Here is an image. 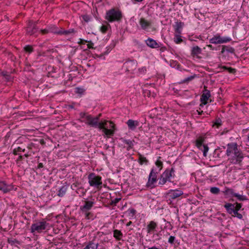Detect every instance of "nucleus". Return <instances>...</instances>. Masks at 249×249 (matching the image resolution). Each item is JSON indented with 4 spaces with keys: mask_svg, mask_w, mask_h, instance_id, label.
<instances>
[{
    "mask_svg": "<svg viewBox=\"0 0 249 249\" xmlns=\"http://www.w3.org/2000/svg\"><path fill=\"white\" fill-rule=\"evenodd\" d=\"M158 227L157 223L154 221H151L146 226L147 232L151 233L154 232Z\"/></svg>",
    "mask_w": 249,
    "mask_h": 249,
    "instance_id": "nucleus-18",
    "label": "nucleus"
},
{
    "mask_svg": "<svg viewBox=\"0 0 249 249\" xmlns=\"http://www.w3.org/2000/svg\"><path fill=\"white\" fill-rule=\"evenodd\" d=\"M67 190V187L65 185L62 186L59 189L57 195L59 197H63L66 194Z\"/></svg>",
    "mask_w": 249,
    "mask_h": 249,
    "instance_id": "nucleus-28",
    "label": "nucleus"
},
{
    "mask_svg": "<svg viewBox=\"0 0 249 249\" xmlns=\"http://www.w3.org/2000/svg\"><path fill=\"white\" fill-rule=\"evenodd\" d=\"M238 148L237 144L235 142H231L227 144V149L226 150V155L228 156H230L231 154H234Z\"/></svg>",
    "mask_w": 249,
    "mask_h": 249,
    "instance_id": "nucleus-13",
    "label": "nucleus"
},
{
    "mask_svg": "<svg viewBox=\"0 0 249 249\" xmlns=\"http://www.w3.org/2000/svg\"><path fill=\"white\" fill-rule=\"evenodd\" d=\"M76 92L78 93H82L83 92V89L81 88H76Z\"/></svg>",
    "mask_w": 249,
    "mask_h": 249,
    "instance_id": "nucleus-56",
    "label": "nucleus"
},
{
    "mask_svg": "<svg viewBox=\"0 0 249 249\" xmlns=\"http://www.w3.org/2000/svg\"><path fill=\"white\" fill-rule=\"evenodd\" d=\"M175 172V170L173 168L171 169H166L165 171L161 175L159 179V184L164 185L166 183L167 181H170V178L172 177Z\"/></svg>",
    "mask_w": 249,
    "mask_h": 249,
    "instance_id": "nucleus-5",
    "label": "nucleus"
},
{
    "mask_svg": "<svg viewBox=\"0 0 249 249\" xmlns=\"http://www.w3.org/2000/svg\"><path fill=\"white\" fill-rule=\"evenodd\" d=\"M221 68L224 70H227L229 73H234L236 72V70L235 69L232 68L231 67H228L225 66H222Z\"/></svg>",
    "mask_w": 249,
    "mask_h": 249,
    "instance_id": "nucleus-36",
    "label": "nucleus"
},
{
    "mask_svg": "<svg viewBox=\"0 0 249 249\" xmlns=\"http://www.w3.org/2000/svg\"><path fill=\"white\" fill-rule=\"evenodd\" d=\"M81 17L82 19L86 22H88L90 20L91 17L88 15H83Z\"/></svg>",
    "mask_w": 249,
    "mask_h": 249,
    "instance_id": "nucleus-45",
    "label": "nucleus"
},
{
    "mask_svg": "<svg viewBox=\"0 0 249 249\" xmlns=\"http://www.w3.org/2000/svg\"><path fill=\"white\" fill-rule=\"evenodd\" d=\"M120 140L123 142L124 143L127 144L128 147L127 148V150L131 149L133 146V141H131L130 140H126L123 138H121Z\"/></svg>",
    "mask_w": 249,
    "mask_h": 249,
    "instance_id": "nucleus-30",
    "label": "nucleus"
},
{
    "mask_svg": "<svg viewBox=\"0 0 249 249\" xmlns=\"http://www.w3.org/2000/svg\"><path fill=\"white\" fill-rule=\"evenodd\" d=\"M222 125V121L220 118H217L213 122V126H216V127L218 128Z\"/></svg>",
    "mask_w": 249,
    "mask_h": 249,
    "instance_id": "nucleus-39",
    "label": "nucleus"
},
{
    "mask_svg": "<svg viewBox=\"0 0 249 249\" xmlns=\"http://www.w3.org/2000/svg\"><path fill=\"white\" fill-rule=\"evenodd\" d=\"M235 204L227 203L224 205V208L227 212L230 214H232L234 210L235 209Z\"/></svg>",
    "mask_w": 249,
    "mask_h": 249,
    "instance_id": "nucleus-24",
    "label": "nucleus"
},
{
    "mask_svg": "<svg viewBox=\"0 0 249 249\" xmlns=\"http://www.w3.org/2000/svg\"><path fill=\"white\" fill-rule=\"evenodd\" d=\"M222 193L227 197H234L235 194L233 189L228 188L227 187H225L224 190L222 191Z\"/></svg>",
    "mask_w": 249,
    "mask_h": 249,
    "instance_id": "nucleus-22",
    "label": "nucleus"
},
{
    "mask_svg": "<svg viewBox=\"0 0 249 249\" xmlns=\"http://www.w3.org/2000/svg\"><path fill=\"white\" fill-rule=\"evenodd\" d=\"M107 30H108V26L103 25L100 27V31L103 33H106Z\"/></svg>",
    "mask_w": 249,
    "mask_h": 249,
    "instance_id": "nucleus-47",
    "label": "nucleus"
},
{
    "mask_svg": "<svg viewBox=\"0 0 249 249\" xmlns=\"http://www.w3.org/2000/svg\"><path fill=\"white\" fill-rule=\"evenodd\" d=\"M174 42L177 44L180 43L181 42H182V39L181 37V36L179 35V34H176L175 36V37L174 38Z\"/></svg>",
    "mask_w": 249,
    "mask_h": 249,
    "instance_id": "nucleus-35",
    "label": "nucleus"
},
{
    "mask_svg": "<svg viewBox=\"0 0 249 249\" xmlns=\"http://www.w3.org/2000/svg\"><path fill=\"white\" fill-rule=\"evenodd\" d=\"M24 50L25 52L31 53L33 52V48L30 45H26L24 47Z\"/></svg>",
    "mask_w": 249,
    "mask_h": 249,
    "instance_id": "nucleus-44",
    "label": "nucleus"
},
{
    "mask_svg": "<svg viewBox=\"0 0 249 249\" xmlns=\"http://www.w3.org/2000/svg\"><path fill=\"white\" fill-rule=\"evenodd\" d=\"M231 40L230 37H222L219 34H216L212 38L210 39L209 42L212 44H223L229 42Z\"/></svg>",
    "mask_w": 249,
    "mask_h": 249,
    "instance_id": "nucleus-9",
    "label": "nucleus"
},
{
    "mask_svg": "<svg viewBox=\"0 0 249 249\" xmlns=\"http://www.w3.org/2000/svg\"><path fill=\"white\" fill-rule=\"evenodd\" d=\"M121 200V197L116 198L113 200H111L110 205L112 206H116L117 203H118Z\"/></svg>",
    "mask_w": 249,
    "mask_h": 249,
    "instance_id": "nucleus-42",
    "label": "nucleus"
},
{
    "mask_svg": "<svg viewBox=\"0 0 249 249\" xmlns=\"http://www.w3.org/2000/svg\"><path fill=\"white\" fill-rule=\"evenodd\" d=\"M8 242L11 245H13L15 243H18V241L15 239H8Z\"/></svg>",
    "mask_w": 249,
    "mask_h": 249,
    "instance_id": "nucleus-49",
    "label": "nucleus"
},
{
    "mask_svg": "<svg viewBox=\"0 0 249 249\" xmlns=\"http://www.w3.org/2000/svg\"><path fill=\"white\" fill-rule=\"evenodd\" d=\"M159 172L157 171L156 169L152 168L150 171V173L148 176V181L146 183V186L147 187H150L151 188L154 187V183L157 182V175Z\"/></svg>",
    "mask_w": 249,
    "mask_h": 249,
    "instance_id": "nucleus-8",
    "label": "nucleus"
},
{
    "mask_svg": "<svg viewBox=\"0 0 249 249\" xmlns=\"http://www.w3.org/2000/svg\"><path fill=\"white\" fill-rule=\"evenodd\" d=\"M233 154V156L229 159L230 163L234 164L241 163L244 158L242 151L238 149Z\"/></svg>",
    "mask_w": 249,
    "mask_h": 249,
    "instance_id": "nucleus-10",
    "label": "nucleus"
},
{
    "mask_svg": "<svg viewBox=\"0 0 249 249\" xmlns=\"http://www.w3.org/2000/svg\"><path fill=\"white\" fill-rule=\"evenodd\" d=\"M122 17V13L120 10L112 8L107 12L105 18L109 22H112L121 21Z\"/></svg>",
    "mask_w": 249,
    "mask_h": 249,
    "instance_id": "nucleus-2",
    "label": "nucleus"
},
{
    "mask_svg": "<svg viewBox=\"0 0 249 249\" xmlns=\"http://www.w3.org/2000/svg\"><path fill=\"white\" fill-rule=\"evenodd\" d=\"M146 45L151 48H158L160 47V45L156 42V40L148 38L146 41Z\"/></svg>",
    "mask_w": 249,
    "mask_h": 249,
    "instance_id": "nucleus-21",
    "label": "nucleus"
},
{
    "mask_svg": "<svg viewBox=\"0 0 249 249\" xmlns=\"http://www.w3.org/2000/svg\"><path fill=\"white\" fill-rule=\"evenodd\" d=\"M113 236L117 240H120L123 236V233L120 231L115 230L113 231Z\"/></svg>",
    "mask_w": 249,
    "mask_h": 249,
    "instance_id": "nucleus-32",
    "label": "nucleus"
},
{
    "mask_svg": "<svg viewBox=\"0 0 249 249\" xmlns=\"http://www.w3.org/2000/svg\"><path fill=\"white\" fill-rule=\"evenodd\" d=\"M38 31V28L36 27V22L30 21L27 26L26 31L27 33L29 35H33L36 33Z\"/></svg>",
    "mask_w": 249,
    "mask_h": 249,
    "instance_id": "nucleus-12",
    "label": "nucleus"
},
{
    "mask_svg": "<svg viewBox=\"0 0 249 249\" xmlns=\"http://www.w3.org/2000/svg\"><path fill=\"white\" fill-rule=\"evenodd\" d=\"M75 33V31L74 30V29H70L67 30L61 29L60 35H64L67 36V35H69L71 34H73Z\"/></svg>",
    "mask_w": 249,
    "mask_h": 249,
    "instance_id": "nucleus-31",
    "label": "nucleus"
},
{
    "mask_svg": "<svg viewBox=\"0 0 249 249\" xmlns=\"http://www.w3.org/2000/svg\"><path fill=\"white\" fill-rule=\"evenodd\" d=\"M48 30L50 32V33H52L60 35V30L55 25H51V26H49Z\"/></svg>",
    "mask_w": 249,
    "mask_h": 249,
    "instance_id": "nucleus-29",
    "label": "nucleus"
},
{
    "mask_svg": "<svg viewBox=\"0 0 249 249\" xmlns=\"http://www.w3.org/2000/svg\"><path fill=\"white\" fill-rule=\"evenodd\" d=\"M138 63L136 60H130L125 62L123 66V69L125 71L133 73L137 67Z\"/></svg>",
    "mask_w": 249,
    "mask_h": 249,
    "instance_id": "nucleus-7",
    "label": "nucleus"
},
{
    "mask_svg": "<svg viewBox=\"0 0 249 249\" xmlns=\"http://www.w3.org/2000/svg\"><path fill=\"white\" fill-rule=\"evenodd\" d=\"M239 201H244L247 200V197L245 196L241 195L235 193L234 196Z\"/></svg>",
    "mask_w": 249,
    "mask_h": 249,
    "instance_id": "nucleus-37",
    "label": "nucleus"
},
{
    "mask_svg": "<svg viewBox=\"0 0 249 249\" xmlns=\"http://www.w3.org/2000/svg\"><path fill=\"white\" fill-rule=\"evenodd\" d=\"M25 149L24 148H22L21 147H18L16 148H15L13 150V154L14 155H18V154L19 152H24L25 151Z\"/></svg>",
    "mask_w": 249,
    "mask_h": 249,
    "instance_id": "nucleus-40",
    "label": "nucleus"
},
{
    "mask_svg": "<svg viewBox=\"0 0 249 249\" xmlns=\"http://www.w3.org/2000/svg\"><path fill=\"white\" fill-rule=\"evenodd\" d=\"M210 191L212 194H214V195H217L220 192V189L218 187H211Z\"/></svg>",
    "mask_w": 249,
    "mask_h": 249,
    "instance_id": "nucleus-38",
    "label": "nucleus"
},
{
    "mask_svg": "<svg viewBox=\"0 0 249 249\" xmlns=\"http://www.w3.org/2000/svg\"><path fill=\"white\" fill-rule=\"evenodd\" d=\"M183 194L182 191L178 189L170 190L165 194V197L167 201L171 203L173 200L178 198Z\"/></svg>",
    "mask_w": 249,
    "mask_h": 249,
    "instance_id": "nucleus-6",
    "label": "nucleus"
},
{
    "mask_svg": "<svg viewBox=\"0 0 249 249\" xmlns=\"http://www.w3.org/2000/svg\"><path fill=\"white\" fill-rule=\"evenodd\" d=\"M146 69L145 67H143L138 69V73L139 75L143 74L146 72Z\"/></svg>",
    "mask_w": 249,
    "mask_h": 249,
    "instance_id": "nucleus-46",
    "label": "nucleus"
},
{
    "mask_svg": "<svg viewBox=\"0 0 249 249\" xmlns=\"http://www.w3.org/2000/svg\"><path fill=\"white\" fill-rule=\"evenodd\" d=\"M195 78V76L194 75H192V76H190L187 78H185L184 79H183L181 82L180 83H188L191 81H192L193 79H194V78Z\"/></svg>",
    "mask_w": 249,
    "mask_h": 249,
    "instance_id": "nucleus-43",
    "label": "nucleus"
},
{
    "mask_svg": "<svg viewBox=\"0 0 249 249\" xmlns=\"http://www.w3.org/2000/svg\"><path fill=\"white\" fill-rule=\"evenodd\" d=\"M101 122H106L105 124V128L107 129H112L113 130L114 133L115 130V125L111 121H108L107 120H105L104 121H102Z\"/></svg>",
    "mask_w": 249,
    "mask_h": 249,
    "instance_id": "nucleus-27",
    "label": "nucleus"
},
{
    "mask_svg": "<svg viewBox=\"0 0 249 249\" xmlns=\"http://www.w3.org/2000/svg\"><path fill=\"white\" fill-rule=\"evenodd\" d=\"M88 42H89V43L87 45L88 48L89 49H92L93 48L92 46L93 45V43L91 41H89Z\"/></svg>",
    "mask_w": 249,
    "mask_h": 249,
    "instance_id": "nucleus-55",
    "label": "nucleus"
},
{
    "mask_svg": "<svg viewBox=\"0 0 249 249\" xmlns=\"http://www.w3.org/2000/svg\"><path fill=\"white\" fill-rule=\"evenodd\" d=\"M2 75L7 81L11 80V76L9 74H7V73L6 72H3Z\"/></svg>",
    "mask_w": 249,
    "mask_h": 249,
    "instance_id": "nucleus-48",
    "label": "nucleus"
},
{
    "mask_svg": "<svg viewBox=\"0 0 249 249\" xmlns=\"http://www.w3.org/2000/svg\"><path fill=\"white\" fill-rule=\"evenodd\" d=\"M89 185L97 189H101L102 187V177L96 175L94 173H90L88 176Z\"/></svg>",
    "mask_w": 249,
    "mask_h": 249,
    "instance_id": "nucleus-4",
    "label": "nucleus"
},
{
    "mask_svg": "<svg viewBox=\"0 0 249 249\" xmlns=\"http://www.w3.org/2000/svg\"><path fill=\"white\" fill-rule=\"evenodd\" d=\"M94 204L93 201H86L83 206H80V209L82 212H87L91 209Z\"/></svg>",
    "mask_w": 249,
    "mask_h": 249,
    "instance_id": "nucleus-16",
    "label": "nucleus"
},
{
    "mask_svg": "<svg viewBox=\"0 0 249 249\" xmlns=\"http://www.w3.org/2000/svg\"><path fill=\"white\" fill-rule=\"evenodd\" d=\"M211 96L210 92L209 90L205 89L200 98V101L201 102V105L200 106H202V105H205L207 103V101L209 100V98Z\"/></svg>",
    "mask_w": 249,
    "mask_h": 249,
    "instance_id": "nucleus-15",
    "label": "nucleus"
},
{
    "mask_svg": "<svg viewBox=\"0 0 249 249\" xmlns=\"http://www.w3.org/2000/svg\"><path fill=\"white\" fill-rule=\"evenodd\" d=\"M95 239H92L88 242V244L83 249H97L99 243L95 242Z\"/></svg>",
    "mask_w": 249,
    "mask_h": 249,
    "instance_id": "nucleus-23",
    "label": "nucleus"
},
{
    "mask_svg": "<svg viewBox=\"0 0 249 249\" xmlns=\"http://www.w3.org/2000/svg\"><path fill=\"white\" fill-rule=\"evenodd\" d=\"M184 24L183 22H179L176 23V28L175 29V32L177 33L180 34L181 33V29L182 28Z\"/></svg>",
    "mask_w": 249,
    "mask_h": 249,
    "instance_id": "nucleus-33",
    "label": "nucleus"
},
{
    "mask_svg": "<svg viewBox=\"0 0 249 249\" xmlns=\"http://www.w3.org/2000/svg\"><path fill=\"white\" fill-rule=\"evenodd\" d=\"M80 117L82 119H83L84 120H86V117L89 116V115L87 114L84 112H81L80 114Z\"/></svg>",
    "mask_w": 249,
    "mask_h": 249,
    "instance_id": "nucleus-51",
    "label": "nucleus"
},
{
    "mask_svg": "<svg viewBox=\"0 0 249 249\" xmlns=\"http://www.w3.org/2000/svg\"><path fill=\"white\" fill-rule=\"evenodd\" d=\"M85 213V215H86V218L87 219H89V215L91 214L89 212H84Z\"/></svg>",
    "mask_w": 249,
    "mask_h": 249,
    "instance_id": "nucleus-59",
    "label": "nucleus"
},
{
    "mask_svg": "<svg viewBox=\"0 0 249 249\" xmlns=\"http://www.w3.org/2000/svg\"><path fill=\"white\" fill-rule=\"evenodd\" d=\"M126 124L128 128L131 130H134L139 125V123L138 121H134L131 119L128 120Z\"/></svg>",
    "mask_w": 249,
    "mask_h": 249,
    "instance_id": "nucleus-20",
    "label": "nucleus"
},
{
    "mask_svg": "<svg viewBox=\"0 0 249 249\" xmlns=\"http://www.w3.org/2000/svg\"><path fill=\"white\" fill-rule=\"evenodd\" d=\"M22 159H23V156H22L20 155V156L18 157V160H22Z\"/></svg>",
    "mask_w": 249,
    "mask_h": 249,
    "instance_id": "nucleus-63",
    "label": "nucleus"
},
{
    "mask_svg": "<svg viewBox=\"0 0 249 249\" xmlns=\"http://www.w3.org/2000/svg\"><path fill=\"white\" fill-rule=\"evenodd\" d=\"M43 167V164L42 163H39L38 165V168H41Z\"/></svg>",
    "mask_w": 249,
    "mask_h": 249,
    "instance_id": "nucleus-62",
    "label": "nucleus"
},
{
    "mask_svg": "<svg viewBox=\"0 0 249 249\" xmlns=\"http://www.w3.org/2000/svg\"><path fill=\"white\" fill-rule=\"evenodd\" d=\"M139 156V159L138 160V162L139 163L140 165H147L149 161L146 159V157H145L144 156L141 154H138Z\"/></svg>",
    "mask_w": 249,
    "mask_h": 249,
    "instance_id": "nucleus-25",
    "label": "nucleus"
},
{
    "mask_svg": "<svg viewBox=\"0 0 249 249\" xmlns=\"http://www.w3.org/2000/svg\"><path fill=\"white\" fill-rule=\"evenodd\" d=\"M234 51L235 50L233 48L228 46L223 45L222 46L221 53L223 54L226 52L228 53H234Z\"/></svg>",
    "mask_w": 249,
    "mask_h": 249,
    "instance_id": "nucleus-26",
    "label": "nucleus"
},
{
    "mask_svg": "<svg viewBox=\"0 0 249 249\" xmlns=\"http://www.w3.org/2000/svg\"><path fill=\"white\" fill-rule=\"evenodd\" d=\"M201 53L202 50L198 46H194L192 48L191 54L193 57L200 59L201 57L199 56V54H201Z\"/></svg>",
    "mask_w": 249,
    "mask_h": 249,
    "instance_id": "nucleus-17",
    "label": "nucleus"
},
{
    "mask_svg": "<svg viewBox=\"0 0 249 249\" xmlns=\"http://www.w3.org/2000/svg\"><path fill=\"white\" fill-rule=\"evenodd\" d=\"M143 0H131L132 2L134 3H140L143 1Z\"/></svg>",
    "mask_w": 249,
    "mask_h": 249,
    "instance_id": "nucleus-57",
    "label": "nucleus"
},
{
    "mask_svg": "<svg viewBox=\"0 0 249 249\" xmlns=\"http://www.w3.org/2000/svg\"><path fill=\"white\" fill-rule=\"evenodd\" d=\"M234 204H235V209L239 211L242 207V204L238 203L237 202Z\"/></svg>",
    "mask_w": 249,
    "mask_h": 249,
    "instance_id": "nucleus-52",
    "label": "nucleus"
},
{
    "mask_svg": "<svg viewBox=\"0 0 249 249\" xmlns=\"http://www.w3.org/2000/svg\"><path fill=\"white\" fill-rule=\"evenodd\" d=\"M14 187L11 184H7L4 181H0V190L3 193H7L13 190Z\"/></svg>",
    "mask_w": 249,
    "mask_h": 249,
    "instance_id": "nucleus-14",
    "label": "nucleus"
},
{
    "mask_svg": "<svg viewBox=\"0 0 249 249\" xmlns=\"http://www.w3.org/2000/svg\"><path fill=\"white\" fill-rule=\"evenodd\" d=\"M89 42L88 41H87L86 40H84L83 39L80 38L79 41L78 42V43L79 44H84L86 42Z\"/></svg>",
    "mask_w": 249,
    "mask_h": 249,
    "instance_id": "nucleus-53",
    "label": "nucleus"
},
{
    "mask_svg": "<svg viewBox=\"0 0 249 249\" xmlns=\"http://www.w3.org/2000/svg\"><path fill=\"white\" fill-rule=\"evenodd\" d=\"M101 116L100 114L96 117H92L91 115H89V116L86 117V120H83L82 122H85L86 124L89 125L91 127L95 128H99L102 130L105 135L107 137L112 136L114 135V131L112 129H107L105 127L106 122H99V118Z\"/></svg>",
    "mask_w": 249,
    "mask_h": 249,
    "instance_id": "nucleus-1",
    "label": "nucleus"
},
{
    "mask_svg": "<svg viewBox=\"0 0 249 249\" xmlns=\"http://www.w3.org/2000/svg\"><path fill=\"white\" fill-rule=\"evenodd\" d=\"M40 31L42 34H46L50 33V32L48 30V27L45 29L41 30Z\"/></svg>",
    "mask_w": 249,
    "mask_h": 249,
    "instance_id": "nucleus-54",
    "label": "nucleus"
},
{
    "mask_svg": "<svg viewBox=\"0 0 249 249\" xmlns=\"http://www.w3.org/2000/svg\"><path fill=\"white\" fill-rule=\"evenodd\" d=\"M160 157H159L158 158V159L157 160V161L155 162V164L157 166V167L159 168L158 170L157 171L160 172L162 168L163 167V163L160 160Z\"/></svg>",
    "mask_w": 249,
    "mask_h": 249,
    "instance_id": "nucleus-34",
    "label": "nucleus"
},
{
    "mask_svg": "<svg viewBox=\"0 0 249 249\" xmlns=\"http://www.w3.org/2000/svg\"><path fill=\"white\" fill-rule=\"evenodd\" d=\"M49 225V224L44 219L40 221H36L31 226V232L34 233H40L47 229Z\"/></svg>",
    "mask_w": 249,
    "mask_h": 249,
    "instance_id": "nucleus-3",
    "label": "nucleus"
},
{
    "mask_svg": "<svg viewBox=\"0 0 249 249\" xmlns=\"http://www.w3.org/2000/svg\"><path fill=\"white\" fill-rule=\"evenodd\" d=\"M196 145L199 150L203 152L204 156L206 157L209 150V147L207 145L203 144V140L201 138L197 139Z\"/></svg>",
    "mask_w": 249,
    "mask_h": 249,
    "instance_id": "nucleus-11",
    "label": "nucleus"
},
{
    "mask_svg": "<svg viewBox=\"0 0 249 249\" xmlns=\"http://www.w3.org/2000/svg\"><path fill=\"white\" fill-rule=\"evenodd\" d=\"M238 210L235 209V210H234V212L232 213V214H231L232 216H236V215L238 213Z\"/></svg>",
    "mask_w": 249,
    "mask_h": 249,
    "instance_id": "nucleus-58",
    "label": "nucleus"
},
{
    "mask_svg": "<svg viewBox=\"0 0 249 249\" xmlns=\"http://www.w3.org/2000/svg\"><path fill=\"white\" fill-rule=\"evenodd\" d=\"M127 213L130 216L133 217L135 216L136 211L133 208H131L127 210Z\"/></svg>",
    "mask_w": 249,
    "mask_h": 249,
    "instance_id": "nucleus-41",
    "label": "nucleus"
},
{
    "mask_svg": "<svg viewBox=\"0 0 249 249\" xmlns=\"http://www.w3.org/2000/svg\"><path fill=\"white\" fill-rule=\"evenodd\" d=\"M139 23L141 28L144 30L148 29L151 25V23L144 18H141L140 19Z\"/></svg>",
    "mask_w": 249,
    "mask_h": 249,
    "instance_id": "nucleus-19",
    "label": "nucleus"
},
{
    "mask_svg": "<svg viewBox=\"0 0 249 249\" xmlns=\"http://www.w3.org/2000/svg\"><path fill=\"white\" fill-rule=\"evenodd\" d=\"M132 223V222L131 221H129V222H128L127 224H126V226H129V225H130Z\"/></svg>",
    "mask_w": 249,
    "mask_h": 249,
    "instance_id": "nucleus-64",
    "label": "nucleus"
},
{
    "mask_svg": "<svg viewBox=\"0 0 249 249\" xmlns=\"http://www.w3.org/2000/svg\"><path fill=\"white\" fill-rule=\"evenodd\" d=\"M175 237L174 236H170L168 239V242L171 244H174V242H175Z\"/></svg>",
    "mask_w": 249,
    "mask_h": 249,
    "instance_id": "nucleus-50",
    "label": "nucleus"
},
{
    "mask_svg": "<svg viewBox=\"0 0 249 249\" xmlns=\"http://www.w3.org/2000/svg\"><path fill=\"white\" fill-rule=\"evenodd\" d=\"M236 217H237V218H238L239 219H242V217H243V216L240 213H238L236 215Z\"/></svg>",
    "mask_w": 249,
    "mask_h": 249,
    "instance_id": "nucleus-61",
    "label": "nucleus"
},
{
    "mask_svg": "<svg viewBox=\"0 0 249 249\" xmlns=\"http://www.w3.org/2000/svg\"><path fill=\"white\" fill-rule=\"evenodd\" d=\"M207 47H208L211 50H214V47L212 45H207Z\"/></svg>",
    "mask_w": 249,
    "mask_h": 249,
    "instance_id": "nucleus-60",
    "label": "nucleus"
}]
</instances>
